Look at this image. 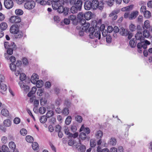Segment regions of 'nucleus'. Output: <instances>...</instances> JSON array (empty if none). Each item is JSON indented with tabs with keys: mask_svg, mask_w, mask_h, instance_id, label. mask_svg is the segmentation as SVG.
<instances>
[{
	"mask_svg": "<svg viewBox=\"0 0 152 152\" xmlns=\"http://www.w3.org/2000/svg\"><path fill=\"white\" fill-rule=\"evenodd\" d=\"M20 79L21 80L19 82L18 84L21 88L23 89L25 92H27L28 91L30 87L27 85L28 82L26 80V75L24 73L20 74Z\"/></svg>",
	"mask_w": 152,
	"mask_h": 152,
	"instance_id": "obj_1",
	"label": "nucleus"
},
{
	"mask_svg": "<svg viewBox=\"0 0 152 152\" xmlns=\"http://www.w3.org/2000/svg\"><path fill=\"white\" fill-rule=\"evenodd\" d=\"M90 31H91L90 32L89 36L90 38L91 39L96 38V39H99L101 37V32L100 31H96L94 33V35L93 32H94L95 29L94 27H91L90 28Z\"/></svg>",
	"mask_w": 152,
	"mask_h": 152,
	"instance_id": "obj_2",
	"label": "nucleus"
},
{
	"mask_svg": "<svg viewBox=\"0 0 152 152\" xmlns=\"http://www.w3.org/2000/svg\"><path fill=\"white\" fill-rule=\"evenodd\" d=\"M91 2L93 10H96L98 8L100 10L103 9L104 6L102 2L99 3L97 0H93Z\"/></svg>",
	"mask_w": 152,
	"mask_h": 152,
	"instance_id": "obj_3",
	"label": "nucleus"
},
{
	"mask_svg": "<svg viewBox=\"0 0 152 152\" xmlns=\"http://www.w3.org/2000/svg\"><path fill=\"white\" fill-rule=\"evenodd\" d=\"M35 2L33 0H30L26 2L24 4V8L28 10H31L35 6Z\"/></svg>",
	"mask_w": 152,
	"mask_h": 152,
	"instance_id": "obj_4",
	"label": "nucleus"
},
{
	"mask_svg": "<svg viewBox=\"0 0 152 152\" xmlns=\"http://www.w3.org/2000/svg\"><path fill=\"white\" fill-rule=\"evenodd\" d=\"M86 21L85 20H84L83 21V23L82 22L80 23L81 25H82L81 28H82V30L84 31L85 32L87 33L88 32L90 33L91 31H90V28H89L90 26V24L88 23H86Z\"/></svg>",
	"mask_w": 152,
	"mask_h": 152,
	"instance_id": "obj_5",
	"label": "nucleus"
},
{
	"mask_svg": "<svg viewBox=\"0 0 152 152\" xmlns=\"http://www.w3.org/2000/svg\"><path fill=\"white\" fill-rule=\"evenodd\" d=\"M9 22L12 23H20L21 21V19L20 17L14 16L10 17L9 20Z\"/></svg>",
	"mask_w": 152,
	"mask_h": 152,
	"instance_id": "obj_6",
	"label": "nucleus"
},
{
	"mask_svg": "<svg viewBox=\"0 0 152 152\" xmlns=\"http://www.w3.org/2000/svg\"><path fill=\"white\" fill-rule=\"evenodd\" d=\"M5 7L7 9L12 8L13 6V3L12 0H4V2Z\"/></svg>",
	"mask_w": 152,
	"mask_h": 152,
	"instance_id": "obj_7",
	"label": "nucleus"
},
{
	"mask_svg": "<svg viewBox=\"0 0 152 152\" xmlns=\"http://www.w3.org/2000/svg\"><path fill=\"white\" fill-rule=\"evenodd\" d=\"M19 28L16 25H12L10 27V31L11 33L15 34L19 30Z\"/></svg>",
	"mask_w": 152,
	"mask_h": 152,
	"instance_id": "obj_8",
	"label": "nucleus"
},
{
	"mask_svg": "<svg viewBox=\"0 0 152 152\" xmlns=\"http://www.w3.org/2000/svg\"><path fill=\"white\" fill-rule=\"evenodd\" d=\"M60 0H52L51 2V4L52 7L54 10H56L57 9V7L59 5L61 4H60Z\"/></svg>",
	"mask_w": 152,
	"mask_h": 152,
	"instance_id": "obj_9",
	"label": "nucleus"
},
{
	"mask_svg": "<svg viewBox=\"0 0 152 152\" xmlns=\"http://www.w3.org/2000/svg\"><path fill=\"white\" fill-rule=\"evenodd\" d=\"M38 75L36 73H34L31 77V81L32 83L36 84L37 83V81H38Z\"/></svg>",
	"mask_w": 152,
	"mask_h": 152,
	"instance_id": "obj_10",
	"label": "nucleus"
},
{
	"mask_svg": "<svg viewBox=\"0 0 152 152\" xmlns=\"http://www.w3.org/2000/svg\"><path fill=\"white\" fill-rule=\"evenodd\" d=\"M84 7L86 10H88L92 8L91 2L90 1L86 2L84 5Z\"/></svg>",
	"mask_w": 152,
	"mask_h": 152,
	"instance_id": "obj_11",
	"label": "nucleus"
},
{
	"mask_svg": "<svg viewBox=\"0 0 152 152\" xmlns=\"http://www.w3.org/2000/svg\"><path fill=\"white\" fill-rule=\"evenodd\" d=\"M15 44L13 42H11L10 44H9V43L7 42H5L4 43V46L5 48L8 49L9 48H15Z\"/></svg>",
	"mask_w": 152,
	"mask_h": 152,
	"instance_id": "obj_12",
	"label": "nucleus"
},
{
	"mask_svg": "<svg viewBox=\"0 0 152 152\" xmlns=\"http://www.w3.org/2000/svg\"><path fill=\"white\" fill-rule=\"evenodd\" d=\"M138 14V12L137 11H135L132 12L129 17V20H132L135 18Z\"/></svg>",
	"mask_w": 152,
	"mask_h": 152,
	"instance_id": "obj_13",
	"label": "nucleus"
},
{
	"mask_svg": "<svg viewBox=\"0 0 152 152\" xmlns=\"http://www.w3.org/2000/svg\"><path fill=\"white\" fill-rule=\"evenodd\" d=\"M119 33L122 36H127L128 35V31L124 28H121L120 29Z\"/></svg>",
	"mask_w": 152,
	"mask_h": 152,
	"instance_id": "obj_14",
	"label": "nucleus"
},
{
	"mask_svg": "<svg viewBox=\"0 0 152 152\" xmlns=\"http://www.w3.org/2000/svg\"><path fill=\"white\" fill-rule=\"evenodd\" d=\"M77 148L80 150L81 151H85L86 149L85 146L80 142L78 143L77 145Z\"/></svg>",
	"mask_w": 152,
	"mask_h": 152,
	"instance_id": "obj_15",
	"label": "nucleus"
},
{
	"mask_svg": "<svg viewBox=\"0 0 152 152\" xmlns=\"http://www.w3.org/2000/svg\"><path fill=\"white\" fill-rule=\"evenodd\" d=\"M80 131H83L87 134H88L90 132V130L89 128L88 127L85 128L83 125L81 126L80 129Z\"/></svg>",
	"mask_w": 152,
	"mask_h": 152,
	"instance_id": "obj_16",
	"label": "nucleus"
},
{
	"mask_svg": "<svg viewBox=\"0 0 152 152\" xmlns=\"http://www.w3.org/2000/svg\"><path fill=\"white\" fill-rule=\"evenodd\" d=\"M76 7L77 8L78 10H81L82 5V2L80 0H78L75 4Z\"/></svg>",
	"mask_w": 152,
	"mask_h": 152,
	"instance_id": "obj_17",
	"label": "nucleus"
},
{
	"mask_svg": "<svg viewBox=\"0 0 152 152\" xmlns=\"http://www.w3.org/2000/svg\"><path fill=\"white\" fill-rule=\"evenodd\" d=\"M77 18L79 19L80 20V23L83 22L84 20V18H85V14H84L83 12H80L77 15Z\"/></svg>",
	"mask_w": 152,
	"mask_h": 152,
	"instance_id": "obj_18",
	"label": "nucleus"
},
{
	"mask_svg": "<svg viewBox=\"0 0 152 152\" xmlns=\"http://www.w3.org/2000/svg\"><path fill=\"white\" fill-rule=\"evenodd\" d=\"M142 32L140 31L138 32L135 35V37L137 40H140V41L143 39Z\"/></svg>",
	"mask_w": 152,
	"mask_h": 152,
	"instance_id": "obj_19",
	"label": "nucleus"
},
{
	"mask_svg": "<svg viewBox=\"0 0 152 152\" xmlns=\"http://www.w3.org/2000/svg\"><path fill=\"white\" fill-rule=\"evenodd\" d=\"M92 13L91 12L88 11L85 14V18L88 20L91 19L92 17Z\"/></svg>",
	"mask_w": 152,
	"mask_h": 152,
	"instance_id": "obj_20",
	"label": "nucleus"
},
{
	"mask_svg": "<svg viewBox=\"0 0 152 152\" xmlns=\"http://www.w3.org/2000/svg\"><path fill=\"white\" fill-rule=\"evenodd\" d=\"M140 42H142V47L144 49H146L147 48V45H149L151 44L150 42L147 40L143 41V40H142Z\"/></svg>",
	"mask_w": 152,
	"mask_h": 152,
	"instance_id": "obj_21",
	"label": "nucleus"
},
{
	"mask_svg": "<svg viewBox=\"0 0 152 152\" xmlns=\"http://www.w3.org/2000/svg\"><path fill=\"white\" fill-rule=\"evenodd\" d=\"M64 7L60 4V5L57 6V9L55 10H57V12L59 13H61L64 11Z\"/></svg>",
	"mask_w": 152,
	"mask_h": 152,
	"instance_id": "obj_22",
	"label": "nucleus"
},
{
	"mask_svg": "<svg viewBox=\"0 0 152 152\" xmlns=\"http://www.w3.org/2000/svg\"><path fill=\"white\" fill-rule=\"evenodd\" d=\"M7 27V24L5 22H3L0 24V28L2 30H5Z\"/></svg>",
	"mask_w": 152,
	"mask_h": 152,
	"instance_id": "obj_23",
	"label": "nucleus"
},
{
	"mask_svg": "<svg viewBox=\"0 0 152 152\" xmlns=\"http://www.w3.org/2000/svg\"><path fill=\"white\" fill-rule=\"evenodd\" d=\"M1 113L4 116H7L9 115V113L8 111L6 109H4L1 110Z\"/></svg>",
	"mask_w": 152,
	"mask_h": 152,
	"instance_id": "obj_24",
	"label": "nucleus"
},
{
	"mask_svg": "<svg viewBox=\"0 0 152 152\" xmlns=\"http://www.w3.org/2000/svg\"><path fill=\"white\" fill-rule=\"evenodd\" d=\"M15 14L17 15H21L23 14V11L20 9H16L15 11Z\"/></svg>",
	"mask_w": 152,
	"mask_h": 152,
	"instance_id": "obj_25",
	"label": "nucleus"
},
{
	"mask_svg": "<svg viewBox=\"0 0 152 152\" xmlns=\"http://www.w3.org/2000/svg\"><path fill=\"white\" fill-rule=\"evenodd\" d=\"M23 33L22 32L18 30V32H17L15 34V36L16 38H20L23 36Z\"/></svg>",
	"mask_w": 152,
	"mask_h": 152,
	"instance_id": "obj_26",
	"label": "nucleus"
},
{
	"mask_svg": "<svg viewBox=\"0 0 152 152\" xmlns=\"http://www.w3.org/2000/svg\"><path fill=\"white\" fill-rule=\"evenodd\" d=\"M36 84L38 88H40L44 84V83L41 80H38V81H37V83Z\"/></svg>",
	"mask_w": 152,
	"mask_h": 152,
	"instance_id": "obj_27",
	"label": "nucleus"
},
{
	"mask_svg": "<svg viewBox=\"0 0 152 152\" xmlns=\"http://www.w3.org/2000/svg\"><path fill=\"white\" fill-rule=\"evenodd\" d=\"M32 147L34 150H37L39 148L38 144L36 142H33L32 144Z\"/></svg>",
	"mask_w": 152,
	"mask_h": 152,
	"instance_id": "obj_28",
	"label": "nucleus"
},
{
	"mask_svg": "<svg viewBox=\"0 0 152 152\" xmlns=\"http://www.w3.org/2000/svg\"><path fill=\"white\" fill-rule=\"evenodd\" d=\"M4 125L6 126L9 127L11 126V122L10 120L7 119L5 120L4 121Z\"/></svg>",
	"mask_w": 152,
	"mask_h": 152,
	"instance_id": "obj_29",
	"label": "nucleus"
},
{
	"mask_svg": "<svg viewBox=\"0 0 152 152\" xmlns=\"http://www.w3.org/2000/svg\"><path fill=\"white\" fill-rule=\"evenodd\" d=\"M129 28L131 31H135L136 27L134 24L131 23L129 26Z\"/></svg>",
	"mask_w": 152,
	"mask_h": 152,
	"instance_id": "obj_30",
	"label": "nucleus"
},
{
	"mask_svg": "<svg viewBox=\"0 0 152 152\" xmlns=\"http://www.w3.org/2000/svg\"><path fill=\"white\" fill-rule=\"evenodd\" d=\"M109 150L108 149L105 148L103 149H102L101 148L98 146L97 149V152H108Z\"/></svg>",
	"mask_w": 152,
	"mask_h": 152,
	"instance_id": "obj_31",
	"label": "nucleus"
},
{
	"mask_svg": "<svg viewBox=\"0 0 152 152\" xmlns=\"http://www.w3.org/2000/svg\"><path fill=\"white\" fill-rule=\"evenodd\" d=\"M14 48H10L8 49L7 51V53L9 54V55H12L13 53V50L16 49V45H15Z\"/></svg>",
	"mask_w": 152,
	"mask_h": 152,
	"instance_id": "obj_32",
	"label": "nucleus"
},
{
	"mask_svg": "<svg viewBox=\"0 0 152 152\" xmlns=\"http://www.w3.org/2000/svg\"><path fill=\"white\" fill-rule=\"evenodd\" d=\"M149 22L148 20H145L144 23V26L143 28L144 29H147L150 27Z\"/></svg>",
	"mask_w": 152,
	"mask_h": 152,
	"instance_id": "obj_33",
	"label": "nucleus"
},
{
	"mask_svg": "<svg viewBox=\"0 0 152 152\" xmlns=\"http://www.w3.org/2000/svg\"><path fill=\"white\" fill-rule=\"evenodd\" d=\"M47 116L45 115L42 116L40 118L39 120L41 123H45L47 121Z\"/></svg>",
	"mask_w": 152,
	"mask_h": 152,
	"instance_id": "obj_34",
	"label": "nucleus"
},
{
	"mask_svg": "<svg viewBox=\"0 0 152 152\" xmlns=\"http://www.w3.org/2000/svg\"><path fill=\"white\" fill-rule=\"evenodd\" d=\"M26 141L28 142L31 143L33 141V139L32 137L31 136L28 135L26 137Z\"/></svg>",
	"mask_w": 152,
	"mask_h": 152,
	"instance_id": "obj_35",
	"label": "nucleus"
},
{
	"mask_svg": "<svg viewBox=\"0 0 152 152\" xmlns=\"http://www.w3.org/2000/svg\"><path fill=\"white\" fill-rule=\"evenodd\" d=\"M116 139L114 138H112L110 140L109 143L112 145H115L116 143Z\"/></svg>",
	"mask_w": 152,
	"mask_h": 152,
	"instance_id": "obj_36",
	"label": "nucleus"
},
{
	"mask_svg": "<svg viewBox=\"0 0 152 152\" xmlns=\"http://www.w3.org/2000/svg\"><path fill=\"white\" fill-rule=\"evenodd\" d=\"M144 17L147 18H148L151 16V14L150 12L148 10H147L143 13Z\"/></svg>",
	"mask_w": 152,
	"mask_h": 152,
	"instance_id": "obj_37",
	"label": "nucleus"
},
{
	"mask_svg": "<svg viewBox=\"0 0 152 152\" xmlns=\"http://www.w3.org/2000/svg\"><path fill=\"white\" fill-rule=\"evenodd\" d=\"M72 121V118L70 116H68L66 118L65 121V124L67 125L69 124Z\"/></svg>",
	"mask_w": 152,
	"mask_h": 152,
	"instance_id": "obj_38",
	"label": "nucleus"
},
{
	"mask_svg": "<svg viewBox=\"0 0 152 152\" xmlns=\"http://www.w3.org/2000/svg\"><path fill=\"white\" fill-rule=\"evenodd\" d=\"M96 137L98 139L100 138L103 135L102 132L101 131H97L96 134Z\"/></svg>",
	"mask_w": 152,
	"mask_h": 152,
	"instance_id": "obj_39",
	"label": "nucleus"
},
{
	"mask_svg": "<svg viewBox=\"0 0 152 152\" xmlns=\"http://www.w3.org/2000/svg\"><path fill=\"white\" fill-rule=\"evenodd\" d=\"M0 88L1 89L0 92H2L5 91L7 89V86L6 85L2 83L1 86Z\"/></svg>",
	"mask_w": 152,
	"mask_h": 152,
	"instance_id": "obj_40",
	"label": "nucleus"
},
{
	"mask_svg": "<svg viewBox=\"0 0 152 152\" xmlns=\"http://www.w3.org/2000/svg\"><path fill=\"white\" fill-rule=\"evenodd\" d=\"M69 109L67 108H65L63 109L62 113L65 115H67L69 114Z\"/></svg>",
	"mask_w": 152,
	"mask_h": 152,
	"instance_id": "obj_41",
	"label": "nucleus"
},
{
	"mask_svg": "<svg viewBox=\"0 0 152 152\" xmlns=\"http://www.w3.org/2000/svg\"><path fill=\"white\" fill-rule=\"evenodd\" d=\"M47 103V100L45 98H42L40 99V104L42 106L45 105Z\"/></svg>",
	"mask_w": 152,
	"mask_h": 152,
	"instance_id": "obj_42",
	"label": "nucleus"
},
{
	"mask_svg": "<svg viewBox=\"0 0 152 152\" xmlns=\"http://www.w3.org/2000/svg\"><path fill=\"white\" fill-rule=\"evenodd\" d=\"M64 131L65 133L66 134L68 135V137L69 138L70 135L71 134V133L69 131V129L68 127L67 126H65L64 127Z\"/></svg>",
	"mask_w": 152,
	"mask_h": 152,
	"instance_id": "obj_43",
	"label": "nucleus"
},
{
	"mask_svg": "<svg viewBox=\"0 0 152 152\" xmlns=\"http://www.w3.org/2000/svg\"><path fill=\"white\" fill-rule=\"evenodd\" d=\"M71 12L72 13H76L77 12V8L75 6H72L71 8Z\"/></svg>",
	"mask_w": 152,
	"mask_h": 152,
	"instance_id": "obj_44",
	"label": "nucleus"
},
{
	"mask_svg": "<svg viewBox=\"0 0 152 152\" xmlns=\"http://www.w3.org/2000/svg\"><path fill=\"white\" fill-rule=\"evenodd\" d=\"M44 91V89L41 88L38 89L37 92V95L41 96H42Z\"/></svg>",
	"mask_w": 152,
	"mask_h": 152,
	"instance_id": "obj_45",
	"label": "nucleus"
},
{
	"mask_svg": "<svg viewBox=\"0 0 152 152\" xmlns=\"http://www.w3.org/2000/svg\"><path fill=\"white\" fill-rule=\"evenodd\" d=\"M46 108L43 107H40L39 110V113L42 114H44L46 111Z\"/></svg>",
	"mask_w": 152,
	"mask_h": 152,
	"instance_id": "obj_46",
	"label": "nucleus"
},
{
	"mask_svg": "<svg viewBox=\"0 0 152 152\" xmlns=\"http://www.w3.org/2000/svg\"><path fill=\"white\" fill-rule=\"evenodd\" d=\"M20 133L21 135L23 136H25L27 134V132L26 129L22 128L20 129Z\"/></svg>",
	"mask_w": 152,
	"mask_h": 152,
	"instance_id": "obj_47",
	"label": "nucleus"
},
{
	"mask_svg": "<svg viewBox=\"0 0 152 152\" xmlns=\"http://www.w3.org/2000/svg\"><path fill=\"white\" fill-rule=\"evenodd\" d=\"M10 67L11 70L13 71H15L16 69V66L13 63L10 64Z\"/></svg>",
	"mask_w": 152,
	"mask_h": 152,
	"instance_id": "obj_48",
	"label": "nucleus"
},
{
	"mask_svg": "<svg viewBox=\"0 0 152 152\" xmlns=\"http://www.w3.org/2000/svg\"><path fill=\"white\" fill-rule=\"evenodd\" d=\"M9 147L10 148L14 149L15 148L16 145L15 143L13 142H10L9 143Z\"/></svg>",
	"mask_w": 152,
	"mask_h": 152,
	"instance_id": "obj_49",
	"label": "nucleus"
},
{
	"mask_svg": "<svg viewBox=\"0 0 152 152\" xmlns=\"http://www.w3.org/2000/svg\"><path fill=\"white\" fill-rule=\"evenodd\" d=\"M133 7V6L132 5L126 7L122 8L121 10L123 11L129 10L132 9Z\"/></svg>",
	"mask_w": 152,
	"mask_h": 152,
	"instance_id": "obj_50",
	"label": "nucleus"
},
{
	"mask_svg": "<svg viewBox=\"0 0 152 152\" xmlns=\"http://www.w3.org/2000/svg\"><path fill=\"white\" fill-rule=\"evenodd\" d=\"M54 114V112L52 110L48 111L46 114L47 117L48 118L52 117Z\"/></svg>",
	"mask_w": 152,
	"mask_h": 152,
	"instance_id": "obj_51",
	"label": "nucleus"
},
{
	"mask_svg": "<svg viewBox=\"0 0 152 152\" xmlns=\"http://www.w3.org/2000/svg\"><path fill=\"white\" fill-rule=\"evenodd\" d=\"M143 35L146 38H148L150 36V34L147 30H145L143 32Z\"/></svg>",
	"mask_w": 152,
	"mask_h": 152,
	"instance_id": "obj_52",
	"label": "nucleus"
},
{
	"mask_svg": "<svg viewBox=\"0 0 152 152\" xmlns=\"http://www.w3.org/2000/svg\"><path fill=\"white\" fill-rule=\"evenodd\" d=\"M2 150L4 152H8L9 151L8 147L5 145H3L2 146Z\"/></svg>",
	"mask_w": 152,
	"mask_h": 152,
	"instance_id": "obj_53",
	"label": "nucleus"
},
{
	"mask_svg": "<svg viewBox=\"0 0 152 152\" xmlns=\"http://www.w3.org/2000/svg\"><path fill=\"white\" fill-rule=\"evenodd\" d=\"M119 11L118 10H115L111 12L109 15L110 17H112L116 15L118 12Z\"/></svg>",
	"mask_w": 152,
	"mask_h": 152,
	"instance_id": "obj_54",
	"label": "nucleus"
},
{
	"mask_svg": "<svg viewBox=\"0 0 152 152\" xmlns=\"http://www.w3.org/2000/svg\"><path fill=\"white\" fill-rule=\"evenodd\" d=\"M1 140L3 143L5 144L7 142V137L5 136H3L1 137Z\"/></svg>",
	"mask_w": 152,
	"mask_h": 152,
	"instance_id": "obj_55",
	"label": "nucleus"
},
{
	"mask_svg": "<svg viewBox=\"0 0 152 152\" xmlns=\"http://www.w3.org/2000/svg\"><path fill=\"white\" fill-rule=\"evenodd\" d=\"M90 145L91 147H94L96 145V142L94 140H91L90 141Z\"/></svg>",
	"mask_w": 152,
	"mask_h": 152,
	"instance_id": "obj_56",
	"label": "nucleus"
},
{
	"mask_svg": "<svg viewBox=\"0 0 152 152\" xmlns=\"http://www.w3.org/2000/svg\"><path fill=\"white\" fill-rule=\"evenodd\" d=\"M129 45L132 48H134L136 45V43L133 40H131L129 41Z\"/></svg>",
	"mask_w": 152,
	"mask_h": 152,
	"instance_id": "obj_57",
	"label": "nucleus"
},
{
	"mask_svg": "<svg viewBox=\"0 0 152 152\" xmlns=\"http://www.w3.org/2000/svg\"><path fill=\"white\" fill-rule=\"evenodd\" d=\"M61 100L60 99H57L55 101V105L57 106H59L61 103Z\"/></svg>",
	"mask_w": 152,
	"mask_h": 152,
	"instance_id": "obj_58",
	"label": "nucleus"
},
{
	"mask_svg": "<svg viewBox=\"0 0 152 152\" xmlns=\"http://www.w3.org/2000/svg\"><path fill=\"white\" fill-rule=\"evenodd\" d=\"M75 120L79 122L80 123L82 121V118L80 115H77L75 118Z\"/></svg>",
	"mask_w": 152,
	"mask_h": 152,
	"instance_id": "obj_59",
	"label": "nucleus"
},
{
	"mask_svg": "<svg viewBox=\"0 0 152 152\" xmlns=\"http://www.w3.org/2000/svg\"><path fill=\"white\" fill-rule=\"evenodd\" d=\"M20 121V119L19 118H14L13 121L14 123L16 124H19Z\"/></svg>",
	"mask_w": 152,
	"mask_h": 152,
	"instance_id": "obj_60",
	"label": "nucleus"
},
{
	"mask_svg": "<svg viewBox=\"0 0 152 152\" xmlns=\"http://www.w3.org/2000/svg\"><path fill=\"white\" fill-rule=\"evenodd\" d=\"M80 137L82 139H85L86 137V135L84 132H82L80 134Z\"/></svg>",
	"mask_w": 152,
	"mask_h": 152,
	"instance_id": "obj_61",
	"label": "nucleus"
},
{
	"mask_svg": "<svg viewBox=\"0 0 152 152\" xmlns=\"http://www.w3.org/2000/svg\"><path fill=\"white\" fill-rule=\"evenodd\" d=\"M71 131L73 132H75L77 130L76 126L75 125H71Z\"/></svg>",
	"mask_w": 152,
	"mask_h": 152,
	"instance_id": "obj_62",
	"label": "nucleus"
},
{
	"mask_svg": "<svg viewBox=\"0 0 152 152\" xmlns=\"http://www.w3.org/2000/svg\"><path fill=\"white\" fill-rule=\"evenodd\" d=\"M22 62L23 64L26 65L28 64V60L26 58H23L22 59Z\"/></svg>",
	"mask_w": 152,
	"mask_h": 152,
	"instance_id": "obj_63",
	"label": "nucleus"
},
{
	"mask_svg": "<svg viewBox=\"0 0 152 152\" xmlns=\"http://www.w3.org/2000/svg\"><path fill=\"white\" fill-rule=\"evenodd\" d=\"M146 7L145 6H142L140 8V12H142L144 13L147 10H146Z\"/></svg>",
	"mask_w": 152,
	"mask_h": 152,
	"instance_id": "obj_64",
	"label": "nucleus"
}]
</instances>
